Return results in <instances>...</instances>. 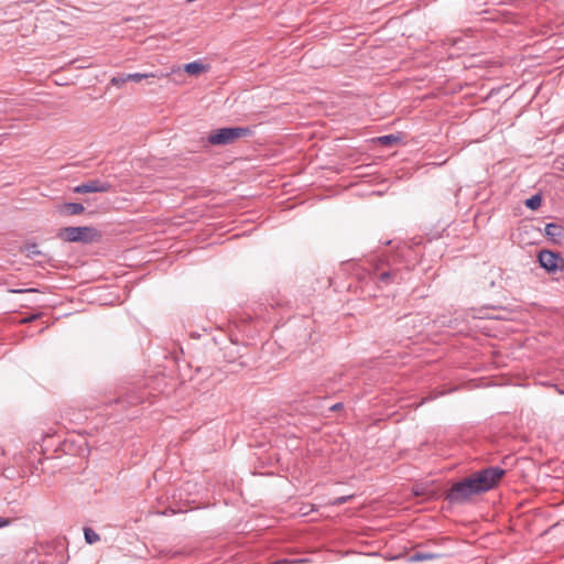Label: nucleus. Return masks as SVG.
I'll use <instances>...</instances> for the list:
<instances>
[{
  "label": "nucleus",
  "mask_w": 564,
  "mask_h": 564,
  "mask_svg": "<svg viewBox=\"0 0 564 564\" xmlns=\"http://www.w3.org/2000/svg\"><path fill=\"white\" fill-rule=\"evenodd\" d=\"M35 290L34 289H30V290H11L12 293H24V292H34Z\"/></svg>",
  "instance_id": "nucleus-21"
},
{
  "label": "nucleus",
  "mask_w": 564,
  "mask_h": 564,
  "mask_svg": "<svg viewBox=\"0 0 564 564\" xmlns=\"http://www.w3.org/2000/svg\"><path fill=\"white\" fill-rule=\"evenodd\" d=\"M506 470L495 466L482 468L468 477L454 482L445 494V500L451 505L468 503L473 497L487 492L495 488Z\"/></svg>",
  "instance_id": "nucleus-1"
},
{
  "label": "nucleus",
  "mask_w": 564,
  "mask_h": 564,
  "mask_svg": "<svg viewBox=\"0 0 564 564\" xmlns=\"http://www.w3.org/2000/svg\"><path fill=\"white\" fill-rule=\"evenodd\" d=\"M250 128L247 127H228L212 131L208 135V142L213 145L232 144L241 138L251 135Z\"/></svg>",
  "instance_id": "nucleus-3"
},
{
  "label": "nucleus",
  "mask_w": 564,
  "mask_h": 564,
  "mask_svg": "<svg viewBox=\"0 0 564 564\" xmlns=\"http://www.w3.org/2000/svg\"><path fill=\"white\" fill-rule=\"evenodd\" d=\"M127 74H118L117 76H113L110 79V84L117 87L122 86L124 83H127Z\"/></svg>",
  "instance_id": "nucleus-14"
},
{
  "label": "nucleus",
  "mask_w": 564,
  "mask_h": 564,
  "mask_svg": "<svg viewBox=\"0 0 564 564\" xmlns=\"http://www.w3.org/2000/svg\"><path fill=\"white\" fill-rule=\"evenodd\" d=\"M544 231H545L546 237L551 241H553L555 243H562L564 241V227L563 226L555 224V223H550V224H546Z\"/></svg>",
  "instance_id": "nucleus-6"
},
{
  "label": "nucleus",
  "mask_w": 564,
  "mask_h": 564,
  "mask_svg": "<svg viewBox=\"0 0 564 564\" xmlns=\"http://www.w3.org/2000/svg\"><path fill=\"white\" fill-rule=\"evenodd\" d=\"M344 406V404L341 402H338V403H335L334 405L330 406V410L332 411H339L341 410Z\"/></svg>",
  "instance_id": "nucleus-20"
},
{
  "label": "nucleus",
  "mask_w": 564,
  "mask_h": 564,
  "mask_svg": "<svg viewBox=\"0 0 564 564\" xmlns=\"http://www.w3.org/2000/svg\"><path fill=\"white\" fill-rule=\"evenodd\" d=\"M25 251H26V256L30 258L41 254V251L39 250V247L35 243L28 245L25 247Z\"/></svg>",
  "instance_id": "nucleus-16"
},
{
  "label": "nucleus",
  "mask_w": 564,
  "mask_h": 564,
  "mask_svg": "<svg viewBox=\"0 0 564 564\" xmlns=\"http://www.w3.org/2000/svg\"><path fill=\"white\" fill-rule=\"evenodd\" d=\"M185 72L189 75H198L206 69V66L198 61L188 63L184 67Z\"/></svg>",
  "instance_id": "nucleus-10"
},
{
  "label": "nucleus",
  "mask_w": 564,
  "mask_h": 564,
  "mask_svg": "<svg viewBox=\"0 0 564 564\" xmlns=\"http://www.w3.org/2000/svg\"><path fill=\"white\" fill-rule=\"evenodd\" d=\"M538 261L547 272L555 273L564 270V259L558 252L543 249L538 254Z\"/></svg>",
  "instance_id": "nucleus-4"
},
{
  "label": "nucleus",
  "mask_w": 564,
  "mask_h": 564,
  "mask_svg": "<svg viewBox=\"0 0 564 564\" xmlns=\"http://www.w3.org/2000/svg\"><path fill=\"white\" fill-rule=\"evenodd\" d=\"M397 275H398L397 270H388V271H383V272L379 273L377 279H378L379 283L390 284L391 282L394 281Z\"/></svg>",
  "instance_id": "nucleus-11"
},
{
  "label": "nucleus",
  "mask_w": 564,
  "mask_h": 564,
  "mask_svg": "<svg viewBox=\"0 0 564 564\" xmlns=\"http://www.w3.org/2000/svg\"><path fill=\"white\" fill-rule=\"evenodd\" d=\"M412 492L414 496L423 497L425 499H429L433 496V490L429 486L423 484H417L413 486Z\"/></svg>",
  "instance_id": "nucleus-9"
},
{
  "label": "nucleus",
  "mask_w": 564,
  "mask_h": 564,
  "mask_svg": "<svg viewBox=\"0 0 564 564\" xmlns=\"http://www.w3.org/2000/svg\"><path fill=\"white\" fill-rule=\"evenodd\" d=\"M56 237L65 242H80L87 245L99 241L101 234L90 226H69L61 228Z\"/></svg>",
  "instance_id": "nucleus-2"
},
{
  "label": "nucleus",
  "mask_w": 564,
  "mask_h": 564,
  "mask_svg": "<svg viewBox=\"0 0 564 564\" xmlns=\"http://www.w3.org/2000/svg\"><path fill=\"white\" fill-rule=\"evenodd\" d=\"M400 138L394 134H388L379 138L380 143L384 145L392 144L394 142H398Z\"/></svg>",
  "instance_id": "nucleus-15"
},
{
  "label": "nucleus",
  "mask_w": 564,
  "mask_h": 564,
  "mask_svg": "<svg viewBox=\"0 0 564 564\" xmlns=\"http://www.w3.org/2000/svg\"><path fill=\"white\" fill-rule=\"evenodd\" d=\"M541 203H542V196L540 194H535V195L531 196L530 198H528L525 200L524 205L528 208L535 210L541 206Z\"/></svg>",
  "instance_id": "nucleus-12"
},
{
  "label": "nucleus",
  "mask_w": 564,
  "mask_h": 564,
  "mask_svg": "<svg viewBox=\"0 0 564 564\" xmlns=\"http://www.w3.org/2000/svg\"><path fill=\"white\" fill-rule=\"evenodd\" d=\"M43 315V313H36V314H32L28 317H24L21 323L23 324H26V323H31V322H34L36 321L37 318H40L41 316Z\"/></svg>",
  "instance_id": "nucleus-18"
},
{
  "label": "nucleus",
  "mask_w": 564,
  "mask_h": 564,
  "mask_svg": "<svg viewBox=\"0 0 564 564\" xmlns=\"http://www.w3.org/2000/svg\"><path fill=\"white\" fill-rule=\"evenodd\" d=\"M139 402H141V399H134V400H131V401H130V403H131V404H137V403H139Z\"/></svg>",
  "instance_id": "nucleus-22"
},
{
  "label": "nucleus",
  "mask_w": 564,
  "mask_h": 564,
  "mask_svg": "<svg viewBox=\"0 0 564 564\" xmlns=\"http://www.w3.org/2000/svg\"><path fill=\"white\" fill-rule=\"evenodd\" d=\"M112 185L109 182L100 180H89L86 183L74 187V193L87 194V193H107L111 191Z\"/></svg>",
  "instance_id": "nucleus-5"
},
{
  "label": "nucleus",
  "mask_w": 564,
  "mask_h": 564,
  "mask_svg": "<svg viewBox=\"0 0 564 564\" xmlns=\"http://www.w3.org/2000/svg\"><path fill=\"white\" fill-rule=\"evenodd\" d=\"M84 535H85V541L88 544H94V543H96L97 541L100 540L99 534L96 533L91 528H85L84 529Z\"/></svg>",
  "instance_id": "nucleus-13"
},
{
  "label": "nucleus",
  "mask_w": 564,
  "mask_h": 564,
  "mask_svg": "<svg viewBox=\"0 0 564 564\" xmlns=\"http://www.w3.org/2000/svg\"><path fill=\"white\" fill-rule=\"evenodd\" d=\"M352 496H341V497H337L333 500L332 505L333 506H340L345 502H347L349 499H351Z\"/></svg>",
  "instance_id": "nucleus-17"
},
{
  "label": "nucleus",
  "mask_w": 564,
  "mask_h": 564,
  "mask_svg": "<svg viewBox=\"0 0 564 564\" xmlns=\"http://www.w3.org/2000/svg\"><path fill=\"white\" fill-rule=\"evenodd\" d=\"M10 522V519L0 517V528L9 525Z\"/></svg>",
  "instance_id": "nucleus-19"
},
{
  "label": "nucleus",
  "mask_w": 564,
  "mask_h": 564,
  "mask_svg": "<svg viewBox=\"0 0 564 564\" xmlns=\"http://www.w3.org/2000/svg\"><path fill=\"white\" fill-rule=\"evenodd\" d=\"M166 76H167L166 74L156 75L153 73H133V74H127V79H128V82L131 80L134 83H139L142 79H148V78H153V77H166Z\"/></svg>",
  "instance_id": "nucleus-8"
},
{
  "label": "nucleus",
  "mask_w": 564,
  "mask_h": 564,
  "mask_svg": "<svg viewBox=\"0 0 564 564\" xmlns=\"http://www.w3.org/2000/svg\"><path fill=\"white\" fill-rule=\"evenodd\" d=\"M58 212L62 215L75 216L83 214L85 212V207L80 203H64L58 206Z\"/></svg>",
  "instance_id": "nucleus-7"
}]
</instances>
